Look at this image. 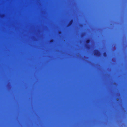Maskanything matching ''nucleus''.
<instances>
[{"label":"nucleus","mask_w":127,"mask_h":127,"mask_svg":"<svg viewBox=\"0 0 127 127\" xmlns=\"http://www.w3.org/2000/svg\"><path fill=\"white\" fill-rule=\"evenodd\" d=\"M61 33V32H59V34H60Z\"/></svg>","instance_id":"obj_6"},{"label":"nucleus","mask_w":127,"mask_h":127,"mask_svg":"<svg viewBox=\"0 0 127 127\" xmlns=\"http://www.w3.org/2000/svg\"><path fill=\"white\" fill-rule=\"evenodd\" d=\"M94 54L95 55L99 56L100 54V52L99 51L97 50H95Z\"/></svg>","instance_id":"obj_1"},{"label":"nucleus","mask_w":127,"mask_h":127,"mask_svg":"<svg viewBox=\"0 0 127 127\" xmlns=\"http://www.w3.org/2000/svg\"><path fill=\"white\" fill-rule=\"evenodd\" d=\"M103 55L104 57H106L107 56V54L106 52H104L103 53Z\"/></svg>","instance_id":"obj_4"},{"label":"nucleus","mask_w":127,"mask_h":127,"mask_svg":"<svg viewBox=\"0 0 127 127\" xmlns=\"http://www.w3.org/2000/svg\"><path fill=\"white\" fill-rule=\"evenodd\" d=\"M54 40L53 39H51L50 41V42L52 43L54 42Z\"/></svg>","instance_id":"obj_5"},{"label":"nucleus","mask_w":127,"mask_h":127,"mask_svg":"<svg viewBox=\"0 0 127 127\" xmlns=\"http://www.w3.org/2000/svg\"><path fill=\"white\" fill-rule=\"evenodd\" d=\"M73 20H71L69 23V24L68 25V26H71L72 24H73Z\"/></svg>","instance_id":"obj_2"},{"label":"nucleus","mask_w":127,"mask_h":127,"mask_svg":"<svg viewBox=\"0 0 127 127\" xmlns=\"http://www.w3.org/2000/svg\"><path fill=\"white\" fill-rule=\"evenodd\" d=\"M91 40L90 39H87L86 41V43L87 44H89L90 43V42Z\"/></svg>","instance_id":"obj_3"}]
</instances>
